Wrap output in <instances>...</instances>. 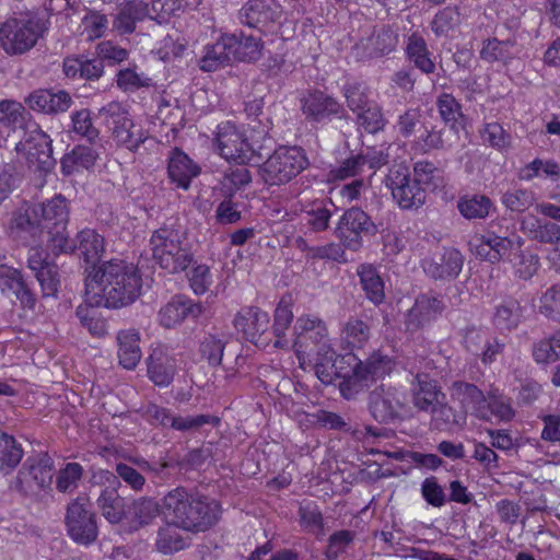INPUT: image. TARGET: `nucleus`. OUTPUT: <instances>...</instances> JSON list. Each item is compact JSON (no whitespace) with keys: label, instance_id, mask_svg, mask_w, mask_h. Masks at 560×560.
Listing matches in <instances>:
<instances>
[{"label":"nucleus","instance_id":"393cba45","mask_svg":"<svg viewBox=\"0 0 560 560\" xmlns=\"http://www.w3.org/2000/svg\"><path fill=\"white\" fill-rule=\"evenodd\" d=\"M10 229L18 236H30L34 241H44L45 231L42 226L37 203H25L19 207L10 221Z\"/></svg>","mask_w":560,"mask_h":560},{"label":"nucleus","instance_id":"1a4fd4ad","mask_svg":"<svg viewBox=\"0 0 560 560\" xmlns=\"http://www.w3.org/2000/svg\"><path fill=\"white\" fill-rule=\"evenodd\" d=\"M152 256L161 268L176 273L184 271L192 261L189 248L183 246L177 232L171 229H160L150 240Z\"/></svg>","mask_w":560,"mask_h":560},{"label":"nucleus","instance_id":"09e8293b","mask_svg":"<svg viewBox=\"0 0 560 560\" xmlns=\"http://www.w3.org/2000/svg\"><path fill=\"white\" fill-rule=\"evenodd\" d=\"M177 527L168 523L167 526L160 528L155 541L156 550L163 555H172L184 550L188 541L178 533Z\"/></svg>","mask_w":560,"mask_h":560},{"label":"nucleus","instance_id":"bf43d9fd","mask_svg":"<svg viewBox=\"0 0 560 560\" xmlns=\"http://www.w3.org/2000/svg\"><path fill=\"white\" fill-rule=\"evenodd\" d=\"M244 23L250 27L265 25L272 20V12L267 8L264 0H250L243 9Z\"/></svg>","mask_w":560,"mask_h":560},{"label":"nucleus","instance_id":"2f4dec72","mask_svg":"<svg viewBox=\"0 0 560 560\" xmlns=\"http://www.w3.org/2000/svg\"><path fill=\"white\" fill-rule=\"evenodd\" d=\"M167 171L172 182L176 183L178 187L187 189L191 179L199 174L200 168L186 153L175 148L168 156Z\"/></svg>","mask_w":560,"mask_h":560},{"label":"nucleus","instance_id":"4c0bfd02","mask_svg":"<svg viewBox=\"0 0 560 560\" xmlns=\"http://www.w3.org/2000/svg\"><path fill=\"white\" fill-rule=\"evenodd\" d=\"M523 319L524 307L515 299H505L495 307L493 323L502 330H513L517 328Z\"/></svg>","mask_w":560,"mask_h":560},{"label":"nucleus","instance_id":"6ab92c4d","mask_svg":"<svg viewBox=\"0 0 560 560\" xmlns=\"http://www.w3.org/2000/svg\"><path fill=\"white\" fill-rule=\"evenodd\" d=\"M523 240L518 236L511 238L498 235L493 231L476 234L469 242L470 249L476 256L492 264L499 262L515 247L521 248Z\"/></svg>","mask_w":560,"mask_h":560},{"label":"nucleus","instance_id":"0eeeda50","mask_svg":"<svg viewBox=\"0 0 560 560\" xmlns=\"http://www.w3.org/2000/svg\"><path fill=\"white\" fill-rule=\"evenodd\" d=\"M300 366L306 369L308 350L315 353L334 347L327 324L317 315L304 314L296 318L293 326V342Z\"/></svg>","mask_w":560,"mask_h":560},{"label":"nucleus","instance_id":"774afa93","mask_svg":"<svg viewBox=\"0 0 560 560\" xmlns=\"http://www.w3.org/2000/svg\"><path fill=\"white\" fill-rule=\"evenodd\" d=\"M354 533L351 530H338L330 535L328 545L325 550V556L329 560H335L338 556L346 551V549L353 542Z\"/></svg>","mask_w":560,"mask_h":560},{"label":"nucleus","instance_id":"58836bf2","mask_svg":"<svg viewBox=\"0 0 560 560\" xmlns=\"http://www.w3.org/2000/svg\"><path fill=\"white\" fill-rule=\"evenodd\" d=\"M406 55L415 67L423 73L431 74L435 71V63L431 59V52L422 36L413 33L408 37Z\"/></svg>","mask_w":560,"mask_h":560},{"label":"nucleus","instance_id":"37998d69","mask_svg":"<svg viewBox=\"0 0 560 560\" xmlns=\"http://www.w3.org/2000/svg\"><path fill=\"white\" fill-rule=\"evenodd\" d=\"M140 20V1L130 0L119 5L118 12L114 19L113 27L120 35L130 34L136 30L137 22Z\"/></svg>","mask_w":560,"mask_h":560},{"label":"nucleus","instance_id":"0e129e2a","mask_svg":"<svg viewBox=\"0 0 560 560\" xmlns=\"http://www.w3.org/2000/svg\"><path fill=\"white\" fill-rule=\"evenodd\" d=\"M539 311L548 319L560 323V284L550 287L541 295Z\"/></svg>","mask_w":560,"mask_h":560},{"label":"nucleus","instance_id":"c9c22d12","mask_svg":"<svg viewBox=\"0 0 560 560\" xmlns=\"http://www.w3.org/2000/svg\"><path fill=\"white\" fill-rule=\"evenodd\" d=\"M119 363L128 370L135 369L140 361V336L137 329L120 330L117 335Z\"/></svg>","mask_w":560,"mask_h":560},{"label":"nucleus","instance_id":"603ef678","mask_svg":"<svg viewBox=\"0 0 560 560\" xmlns=\"http://www.w3.org/2000/svg\"><path fill=\"white\" fill-rule=\"evenodd\" d=\"M432 425L438 430H447L452 425H462L465 422L464 416H457L452 407L441 399L436 406L430 409Z\"/></svg>","mask_w":560,"mask_h":560},{"label":"nucleus","instance_id":"052dcab7","mask_svg":"<svg viewBox=\"0 0 560 560\" xmlns=\"http://www.w3.org/2000/svg\"><path fill=\"white\" fill-rule=\"evenodd\" d=\"M460 24V14L455 7H446L435 14L431 28L435 35L448 34Z\"/></svg>","mask_w":560,"mask_h":560},{"label":"nucleus","instance_id":"9b49d317","mask_svg":"<svg viewBox=\"0 0 560 560\" xmlns=\"http://www.w3.org/2000/svg\"><path fill=\"white\" fill-rule=\"evenodd\" d=\"M38 20L9 19L0 26V46L9 56H19L31 50L44 33Z\"/></svg>","mask_w":560,"mask_h":560},{"label":"nucleus","instance_id":"ddd939ff","mask_svg":"<svg viewBox=\"0 0 560 560\" xmlns=\"http://www.w3.org/2000/svg\"><path fill=\"white\" fill-rule=\"evenodd\" d=\"M386 186L401 209H418L425 202L424 187L418 185L413 177L411 178L409 167L405 164H396L389 168Z\"/></svg>","mask_w":560,"mask_h":560},{"label":"nucleus","instance_id":"4be33fe9","mask_svg":"<svg viewBox=\"0 0 560 560\" xmlns=\"http://www.w3.org/2000/svg\"><path fill=\"white\" fill-rule=\"evenodd\" d=\"M97 505L103 516L112 524H118L124 518L138 520L140 517L137 501L121 497L114 487L102 490Z\"/></svg>","mask_w":560,"mask_h":560},{"label":"nucleus","instance_id":"dca6fc26","mask_svg":"<svg viewBox=\"0 0 560 560\" xmlns=\"http://www.w3.org/2000/svg\"><path fill=\"white\" fill-rule=\"evenodd\" d=\"M27 267L39 283L42 298H56L60 287L59 267L49 258V254L40 246L28 250Z\"/></svg>","mask_w":560,"mask_h":560},{"label":"nucleus","instance_id":"473e14b6","mask_svg":"<svg viewBox=\"0 0 560 560\" xmlns=\"http://www.w3.org/2000/svg\"><path fill=\"white\" fill-rule=\"evenodd\" d=\"M71 242L75 247L69 253L78 250L84 261L92 265L91 269L96 266L95 264L100 260L105 250L104 237L93 229L80 231L75 240H71Z\"/></svg>","mask_w":560,"mask_h":560},{"label":"nucleus","instance_id":"412c9836","mask_svg":"<svg viewBox=\"0 0 560 560\" xmlns=\"http://www.w3.org/2000/svg\"><path fill=\"white\" fill-rule=\"evenodd\" d=\"M301 110L307 121L323 122L340 117L345 112L342 104L323 91H308L301 98Z\"/></svg>","mask_w":560,"mask_h":560},{"label":"nucleus","instance_id":"4d7b16f0","mask_svg":"<svg viewBox=\"0 0 560 560\" xmlns=\"http://www.w3.org/2000/svg\"><path fill=\"white\" fill-rule=\"evenodd\" d=\"M492 202L486 196H472L458 201L459 212L467 219H483L491 209Z\"/></svg>","mask_w":560,"mask_h":560},{"label":"nucleus","instance_id":"49530a36","mask_svg":"<svg viewBox=\"0 0 560 560\" xmlns=\"http://www.w3.org/2000/svg\"><path fill=\"white\" fill-rule=\"evenodd\" d=\"M273 317L272 335L276 338L273 346L277 348H283L289 343L288 339L285 338V331L290 327L293 319V312L291 306L283 299L279 302Z\"/></svg>","mask_w":560,"mask_h":560},{"label":"nucleus","instance_id":"13d9d810","mask_svg":"<svg viewBox=\"0 0 560 560\" xmlns=\"http://www.w3.org/2000/svg\"><path fill=\"white\" fill-rule=\"evenodd\" d=\"M436 107L445 124L454 127L464 117L462 105L448 93H442L436 98Z\"/></svg>","mask_w":560,"mask_h":560},{"label":"nucleus","instance_id":"ea45409f","mask_svg":"<svg viewBox=\"0 0 560 560\" xmlns=\"http://www.w3.org/2000/svg\"><path fill=\"white\" fill-rule=\"evenodd\" d=\"M0 121L13 129L21 128L24 132L30 124H36L21 103L11 100L0 102Z\"/></svg>","mask_w":560,"mask_h":560},{"label":"nucleus","instance_id":"b1692460","mask_svg":"<svg viewBox=\"0 0 560 560\" xmlns=\"http://www.w3.org/2000/svg\"><path fill=\"white\" fill-rule=\"evenodd\" d=\"M463 264V256L457 249L445 248L442 253H436L432 257L424 259L422 266L429 277L451 280L459 275Z\"/></svg>","mask_w":560,"mask_h":560},{"label":"nucleus","instance_id":"f704fd0d","mask_svg":"<svg viewBox=\"0 0 560 560\" xmlns=\"http://www.w3.org/2000/svg\"><path fill=\"white\" fill-rule=\"evenodd\" d=\"M370 337V326L357 317H350L340 328V346L345 350L364 348Z\"/></svg>","mask_w":560,"mask_h":560},{"label":"nucleus","instance_id":"680f3d73","mask_svg":"<svg viewBox=\"0 0 560 560\" xmlns=\"http://www.w3.org/2000/svg\"><path fill=\"white\" fill-rule=\"evenodd\" d=\"M98 306H91L85 302V305H80L77 308V316L81 324L96 337H102L106 334V322L97 316Z\"/></svg>","mask_w":560,"mask_h":560},{"label":"nucleus","instance_id":"a878e982","mask_svg":"<svg viewBox=\"0 0 560 560\" xmlns=\"http://www.w3.org/2000/svg\"><path fill=\"white\" fill-rule=\"evenodd\" d=\"M451 396L460 404L465 412L470 411L479 419H489L487 397L476 385L466 382H454L451 387Z\"/></svg>","mask_w":560,"mask_h":560},{"label":"nucleus","instance_id":"9d476101","mask_svg":"<svg viewBox=\"0 0 560 560\" xmlns=\"http://www.w3.org/2000/svg\"><path fill=\"white\" fill-rule=\"evenodd\" d=\"M15 152L30 167L47 174L56 166L51 138L36 124H30L23 138L15 144Z\"/></svg>","mask_w":560,"mask_h":560},{"label":"nucleus","instance_id":"6e6d98bb","mask_svg":"<svg viewBox=\"0 0 560 560\" xmlns=\"http://www.w3.org/2000/svg\"><path fill=\"white\" fill-rule=\"evenodd\" d=\"M303 211L305 212V222L313 231L322 232L328 228L331 211L324 201H314Z\"/></svg>","mask_w":560,"mask_h":560},{"label":"nucleus","instance_id":"c03bdc74","mask_svg":"<svg viewBox=\"0 0 560 560\" xmlns=\"http://www.w3.org/2000/svg\"><path fill=\"white\" fill-rule=\"evenodd\" d=\"M413 178L425 191L444 186L443 172L428 161H419L413 165Z\"/></svg>","mask_w":560,"mask_h":560},{"label":"nucleus","instance_id":"f03ea898","mask_svg":"<svg viewBox=\"0 0 560 560\" xmlns=\"http://www.w3.org/2000/svg\"><path fill=\"white\" fill-rule=\"evenodd\" d=\"M140 294L138 264L110 259L89 270L85 299L91 306L121 308L132 304Z\"/></svg>","mask_w":560,"mask_h":560},{"label":"nucleus","instance_id":"8fccbe9b","mask_svg":"<svg viewBox=\"0 0 560 560\" xmlns=\"http://www.w3.org/2000/svg\"><path fill=\"white\" fill-rule=\"evenodd\" d=\"M299 516L301 526L305 530L317 537L325 535L323 514L316 503L303 502L299 509Z\"/></svg>","mask_w":560,"mask_h":560},{"label":"nucleus","instance_id":"69168bd1","mask_svg":"<svg viewBox=\"0 0 560 560\" xmlns=\"http://www.w3.org/2000/svg\"><path fill=\"white\" fill-rule=\"evenodd\" d=\"M357 121L370 133H375L382 130L385 126V119L381 107L376 103L366 106L361 113H358Z\"/></svg>","mask_w":560,"mask_h":560},{"label":"nucleus","instance_id":"c85d7f7f","mask_svg":"<svg viewBox=\"0 0 560 560\" xmlns=\"http://www.w3.org/2000/svg\"><path fill=\"white\" fill-rule=\"evenodd\" d=\"M411 394L413 406L428 412L436 404L445 398V395L438 387L436 382L427 374H417L411 384Z\"/></svg>","mask_w":560,"mask_h":560},{"label":"nucleus","instance_id":"6e6552de","mask_svg":"<svg viewBox=\"0 0 560 560\" xmlns=\"http://www.w3.org/2000/svg\"><path fill=\"white\" fill-rule=\"evenodd\" d=\"M308 165L302 148L280 147L261 165V177L268 185H283L296 177Z\"/></svg>","mask_w":560,"mask_h":560},{"label":"nucleus","instance_id":"f257e3e1","mask_svg":"<svg viewBox=\"0 0 560 560\" xmlns=\"http://www.w3.org/2000/svg\"><path fill=\"white\" fill-rule=\"evenodd\" d=\"M313 365L315 375L325 385L340 378L339 390L345 399H354L359 394L372 386L377 380L389 375L394 368V360L381 351L372 352L365 360L357 355L341 357L336 364L338 354L334 347L315 353Z\"/></svg>","mask_w":560,"mask_h":560},{"label":"nucleus","instance_id":"5fc2aeb1","mask_svg":"<svg viewBox=\"0 0 560 560\" xmlns=\"http://www.w3.org/2000/svg\"><path fill=\"white\" fill-rule=\"evenodd\" d=\"M252 180L249 170L245 164L230 166L221 180L225 194L232 196L235 191L248 185Z\"/></svg>","mask_w":560,"mask_h":560},{"label":"nucleus","instance_id":"a19ab883","mask_svg":"<svg viewBox=\"0 0 560 560\" xmlns=\"http://www.w3.org/2000/svg\"><path fill=\"white\" fill-rule=\"evenodd\" d=\"M228 342L226 335L222 332H207L199 341L200 357L211 366H219L222 362L225 345Z\"/></svg>","mask_w":560,"mask_h":560},{"label":"nucleus","instance_id":"f8f14e48","mask_svg":"<svg viewBox=\"0 0 560 560\" xmlns=\"http://www.w3.org/2000/svg\"><path fill=\"white\" fill-rule=\"evenodd\" d=\"M65 526L68 536L78 545L90 546L97 539L96 514L88 499L78 497L67 504Z\"/></svg>","mask_w":560,"mask_h":560},{"label":"nucleus","instance_id":"a211bd4d","mask_svg":"<svg viewBox=\"0 0 560 560\" xmlns=\"http://www.w3.org/2000/svg\"><path fill=\"white\" fill-rule=\"evenodd\" d=\"M397 45V32L388 25H378L354 45L353 51L358 59L366 60L389 55Z\"/></svg>","mask_w":560,"mask_h":560},{"label":"nucleus","instance_id":"2eb2a0df","mask_svg":"<svg viewBox=\"0 0 560 560\" xmlns=\"http://www.w3.org/2000/svg\"><path fill=\"white\" fill-rule=\"evenodd\" d=\"M376 232L375 223L359 208L347 210L336 228L337 237L352 250H358L361 247L362 235H374Z\"/></svg>","mask_w":560,"mask_h":560},{"label":"nucleus","instance_id":"a18cd8bd","mask_svg":"<svg viewBox=\"0 0 560 560\" xmlns=\"http://www.w3.org/2000/svg\"><path fill=\"white\" fill-rule=\"evenodd\" d=\"M262 43L259 37L253 35H235V44L232 45L233 60L256 61L261 56Z\"/></svg>","mask_w":560,"mask_h":560},{"label":"nucleus","instance_id":"338daca9","mask_svg":"<svg viewBox=\"0 0 560 560\" xmlns=\"http://www.w3.org/2000/svg\"><path fill=\"white\" fill-rule=\"evenodd\" d=\"M345 97L347 105L355 115L361 113L366 106L375 102L370 100L369 91L361 84H348L345 86Z\"/></svg>","mask_w":560,"mask_h":560},{"label":"nucleus","instance_id":"cd10ccee","mask_svg":"<svg viewBox=\"0 0 560 560\" xmlns=\"http://www.w3.org/2000/svg\"><path fill=\"white\" fill-rule=\"evenodd\" d=\"M202 313L203 307L200 303H194L191 300L183 296H175L160 310L159 320L165 328H173L187 317L197 318Z\"/></svg>","mask_w":560,"mask_h":560},{"label":"nucleus","instance_id":"864d4df0","mask_svg":"<svg viewBox=\"0 0 560 560\" xmlns=\"http://www.w3.org/2000/svg\"><path fill=\"white\" fill-rule=\"evenodd\" d=\"M72 130L85 138L91 144L100 140V131L92 122L91 112L86 108L77 110L71 115Z\"/></svg>","mask_w":560,"mask_h":560},{"label":"nucleus","instance_id":"f3484780","mask_svg":"<svg viewBox=\"0 0 560 560\" xmlns=\"http://www.w3.org/2000/svg\"><path fill=\"white\" fill-rule=\"evenodd\" d=\"M269 315L256 306L242 307L234 316L233 326L243 338L256 346L266 347L271 339L265 336L269 329Z\"/></svg>","mask_w":560,"mask_h":560},{"label":"nucleus","instance_id":"79ce46f5","mask_svg":"<svg viewBox=\"0 0 560 560\" xmlns=\"http://www.w3.org/2000/svg\"><path fill=\"white\" fill-rule=\"evenodd\" d=\"M360 282L366 298L374 304H381L384 301V283L376 271L371 265H361L358 268Z\"/></svg>","mask_w":560,"mask_h":560},{"label":"nucleus","instance_id":"3c124183","mask_svg":"<svg viewBox=\"0 0 560 560\" xmlns=\"http://www.w3.org/2000/svg\"><path fill=\"white\" fill-rule=\"evenodd\" d=\"M515 43L511 39L498 40L497 38L488 39L481 51L480 56L488 62L493 61H508L514 56Z\"/></svg>","mask_w":560,"mask_h":560},{"label":"nucleus","instance_id":"aec40b11","mask_svg":"<svg viewBox=\"0 0 560 560\" xmlns=\"http://www.w3.org/2000/svg\"><path fill=\"white\" fill-rule=\"evenodd\" d=\"M215 143L221 156L228 161L246 164L253 158L254 151L245 135L230 122L218 127Z\"/></svg>","mask_w":560,"mask_h":560},{"label":"nucleus","instance_id":"e433bc0d","mask_svg":"<svg viewBox=\"0 0 560 560\" xmlns=\"http://www.w3.org/2000/svg\"><path fill=\"white\" fill-rule=\"evenodd\" d=\"M24 457L22 444L11 434L0 432V474H12Z\"/></svg>","mask_w":560,"mask_h":560},{"label":"nucleus","instance_id":"423d86ee","mask_svg":"<svg viewBox=\"0 0 560 560\" xmlns=\"http://www.w3.org/2000/svg\"><path fill=\"white\" fill-rule=\"evenodd\" d=\"M368 408L373 419L384 424L401 422L411 416L407 393L384 383L370 392Z\"/></svg>","mask_w":560,"mask_h":560},{"label":"nucleus","instance_id":"7c9ffc66","mask_svg":"<svg viewBox=\"0 0 560 560\" xmlns=\"http://www.w3.org/2000/svg\"><path fill=\"white\" fill-rule=\"evenodd\" d=\"M442 310L443 304L438 298L430 295L419 296L406 315L407 329H419L441 314Z\"/></svg>","mask_w":560,"mask_h":560},{"label":"nucleus","instance_id":"20e7f679","mask_svg":"<svg viewBox=\"0 0 560 560\" xmlns=\"http://www.w3.org/2000/svg\"><path fill=\"white\" fill-rule=\"evenodd\" d=\"M54 471V459L47 453L30 456L11 481L10 489L38 501L52 491Z\"/></svg>","mask_w":560,"mask_h":560},{"label":"nucleus","instance_id":"72a5a7b5","mask_svg":"<svg viewBox=\"0 0 560 560\" xmlns=\"http://www.w3.org/2000/svg\"><path fill=\"white\" fill-rule=\"evenodd\" d=\"M97 159L98 152L94 148L83 144L74 145L60 160L61 173L70 176L81 170H89L94 166Z\"/></svg>","mask_w":560,"mask_h":560},{"label":"nucleus","instance_id":"5701e85b","mask_svg":"<svg viewBox=\"0 0 560 560\" xmlns=\"http://www.w3.org/2000/svg\"><path fill=\"white\" fill-rule=\"evenodd\" d=\"M176 372V359L171 355L165 346L158 345L151 349L147 359V375L155 386H170Z\"/></svg>","mask_w":560,"mask_h":560},{"label":"nucleus","instance_id":"4468645a","mask_svg":"<svg viewBox=\"0 0 560 560\" xmlns=\"http://www.w3.org/2000/svg\"><path fill=\"white\" fill-rule=\"evenodd\" d=\"M98 117L113 130L120 147L136 151L140 145V129L136 128L128 110L119 102H110L98 109Z\"/></svg>","mask_w":560,"mask_h":560},{"label":"nucleus","instance_id":"39448f33","mask_svg":"<svg viewBox=\"0 0 560 560\" xmlns=\"http://www.w3.org/2000/svg\"><path fill=\"white\" fill-rule=\"evenodd\" d=\"M37 211L51 252L59 255L72 250L75 245L72 244L67 231L69 222L67 199L61 195H56L46 202L37 203Z\"/></svg>","mask_w":560,"mask_h":560},{"label":"nucleus","instance_id":"c756f323","mask_svg":"<svg viewBox=\"0 0 560 560\" xmlns=\"http://www.w3.org/2000/svg\"><path fill=\"white\" fill-rule=\"evenodd\" d=\"M521 231L532 241L550 245L560 243V225L534 214L525 215L521 220Z\"/></svg>","mask_w":560,"mask_h":560},{"label":"nucleus","instance_id":"de8ad7c7","mask_svg":"<svg viewBox=\"0 0 560 560\" xmlns=\"http://www.w3.org/2000/svg\"><path fill=\"white\" fill-rule=\"evenodd\" d=\"M83 472L84 469L81 464L75 462L67 463L56 474L55 483L57 491L67 494L73 493L79 487Z\"/></svg>","mask_w":560,"mask_h":560},{"label":"nucleus","instance_id":"e2e57ef3","mask_svg":"<svg viewBox=\"0 0 560 560\" xmlns=\"http://www.w3.org/2000/svg\"><path fill=\"white\" fill-rule=\"evenodd\" d=\"M485 143L497 150H504L511 144V136L498 122L485 124L480 131Z\"/></svg>","mask_w":560,"mask_h":560},{"label":"nucleus","instance_id":"7ed1b4c3","mask_svg":"<svg viewBox=\"0 0 560 560\" xmlns=\"http://www.w3.org/2000/svg\"><path fill=\"white\" fill-rule=\"evenodd\" d=\"M163 504V514L170 524L190 533L208 530L221 515V505L215 499L191 495L183 488L170 491Z\"/></svg>","mask_w":560,"mask_h":560},{"label":"nucleus","instance_id":"bb28decb","mask_svg":"<svg viewBox=\"0 0 560 560\" xmlns=\"http://www.w3.org/2000/svg\"><path fill=\"white\" fill-rule=\"evenodd\" d=\"M234 44V34H222L214 44L206 45L198 61L199 68L205 72H213L229 65L233 60L231 47Z\"/></svg>","mask_w":560,"mask_h":560}]
</instances>
